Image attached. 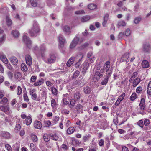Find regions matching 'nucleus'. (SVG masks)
Here are the masks:
<instances>
[{
  "mask_svg": "<svg viewBox=\"0 0 151 151\" xmlns=\"http://www.w3.org/2000/svg\"><path fill=\"white\" fill-rule=\"evenodd\" d=\"M40 31L37 23L34 22L32 27L29 31V33L32 37H35L38 35Z\"/></svg>",
  "mask_w": 151,
  "mask_h": 151,
  "instance_id": "obj_1",
  "label": "nucleus"
},
{
  "mask_svg": "<svg viewBox=\"0 0 151 151\" xmlns=\"http://www.w3.org/2000/svg\"><path fill=\"white\" fill-rule=\"evenodd\" d=\"M137 73L134 72L129 79V82L132 83L134 87H136L140 82V79L137 77Z\"/></svg>",
  "mask_w": 151,
  "mask_h": 151,
  "instance_id": "obj_2",
  "label": "nucleus"
},
{
  "mask_svg": "<svg viewBox=\"0 0 151 151\" xmlns=\"http://www.w3.org/2000/svg\"><path fill=\"white\" fill-rule=\"evenodd\" d=\"M83 56V54L82 52L79 53L76 57L74 58L76 63L75 64V66L76 68H78L81 64V61Z\"/></svg>",
  "mask_w": 151,
  "mask_h": 151,
  "instance_id": "obj_3",
  "label": "nucleus"
},
{
  "mask_svg": "<svg viewBox=\"0 0 151 151\" xmlns=\"http://www.w3.org/2000/svg\"><path fill=\"white\" fill-rule=\"evenodd\" d=\"M42 58L45 62L48 64L54 63L56 60L55 56L53 54L50 55L47 59H45L44 57H42Z\"/></svg>",
  "mask_w": 151,
  "mask_h": 151,
  "instance_id": "obj_4",
  "label": "nucleus"
},
{
  "mask_svg": "<svg viewBox=\"0 0 151 151\" xmlns=\"http://www.w3.org/2000/svg\"><path fill=\"white\" fill-rule=\"evenodd\" d=\"M58 38L59 46L61 48H63L66 43V40L63 35H59L58 36Z\"/></svg>",
  "mask_w": 151,
  "mask_h": 151,
  "instance_id": "obj_5",
  "label": "nucleus"
},
{
  "mask_svg": "<svg viewBox=\"0 0 151 151\" xmlns=\"http://www.w3.org/2000/svg\"><path fill=\"white\" fill-rule=\"evenodd\" d=\"M23 40L28 48H30L31 47L32 42L28 36L27 35H23Z\"/></svg>",
  "mask_w": 151,
  "mask_h": 151,
  "instance_id": "obj_6",
  "label": "nucleus"
},
{
  "mask_svg": "<svg viewBox=\"0 0 151 151\" xmlns=\"http://www.w3.org/2000/svg\"><path fill=\"white\" fill-rule=\"evenodd\" d=\"M150 48V45L148 43H144L142 46V51L144 52H147L149 50Z\"/></svg>",
  "mask_w": 151,
  "mask_h": 151,
  "instance_id": "obj_7",
  "label": "nucleus"
},
{
  "mask_svg": "<svg viewBox=\"0 0 151 151\" xmlns=\"http://www.w3.org/2000/svg\"><path fill=\"white\" fill-rule=\"evenodd\" d=\"M46 47L44 44H43L41 45L40 46V49L39 53L40 55H41L42 58L44 56V53L46 51Z\"/></svg>",
  "mask_w": 151,
  "mask_h": 151,
  "instance_id": "obj_8",
  "label": "nucleus"
},
{
  "mask_svg": "<svg viewBox=\"0 0 151 151\" xmlns=\"http://www.w3.org/2000/svg\"><path fill=\"white\" fill-rule=\"evenodd\" d=\"M25 60L27 64L29 66L32 64V60L31 57L29 55H27L25 56Z\"/></svg>",
  "mask_w": 151,
  "mask_h": 151,
  "instance_id": "obj_9",
  "label": "nucleus"
},
{
  "mask_svg": "<svg viewBox=\"0 0 151 151\" xmlns=\"http://www.w3.org/2000/svg\"><path fill=\"white\" fill-rule=\"evenodd\" d=\"M62 29L65 34L69 35L71 32V28L70 27L66 25L62 27Z\"/></svg>",
  "mask_w": 151,
  "mask_h": 151,
  "instance_id": "obj_10",
  "label": "nucleus"
},
{
  "mask_svg": "<svg viewBox=\"0 0 151 151\" xmlns=\"http://www.w3.org/2000/svg\"><path fill=\"white\" fill-rule=\"evenodd\" d=\"M34 126L35 128L40 129H41L42 125L40 121H35L34 122Z\"/></svg>",
  "mask_w": 151,
  "mask_h": 151,
  "instance_id": "obj_11",
  "label": "nucleus"
},
{
  "mask_svg": "<svg viewBox=\"0 0 151 151\" xmlns=\"http://www.w3.org/2000/svg\"><path fill=\"white\" fill-rule=\"evenodd\" d=\"M44 82V79L42 78L38 79L34 83V85L35 86L41 85Z\"/></svg>",
  "mask_w": 151,
  "mask_h": 151,
  "instance_id": "obj_12",
  "label": "nucleus"
},
{
  "mask_svg": "<svg viewBox=\"0 0 151 151\" xmlns=\"http://www.w3.org/2000/svg\"><path fill=\"white\" fill-rule=\"evenodd\" d=\"M129 57V53H126L122 56L121 58V60L122 61H126L127 62L128 61V59Z\"/></svg>",
  "mask_w": 151,
  "mask_h": 151,
  "instance_id": "obj_13",
  "label": "nucleus"
},
{
  "mask_svg": "<svg viewBox=\"0 0 151 151\" xmlns=\"http://www.w3.org/2000/svg\"><path fill=\"white\" fill-rule=\"evenodd\" d=\"M141 65L143 68H148L149 67V63L147 60H143L141 63Z\"/></svg>",
  "mask_w": 151,
  "mask_h": 151,
  "instance_id": "obj_14",
  "label": "nucleus"
},
{
  "mask_svg": "<svg viewBox=\"0 0 151 151\" xmlns=\"http://www.w3.org/2000/svg\"><path fill=\"white\" fill-rule=\"evenodd\" d=\"M139 105L140 109L141 110H144L145 105V99L144 98H142L141 99Z\"/></svg>",
  "mask_w": 151,
  "mask_h": 151,
  "instance_id": "obj_15",
  "label": "nucleus"
},
{
  "mask_svg": "<svg viewBox=\"0 0 151 151\" xmlns=\"http://www.w3.org/2000/svg\"><path fill=\"white\" fill-rule=\"evenodd\" d=\"M10 60L11 63L13 65H16L18 63V60L16 57L12 56L10 58Z\"/></svg>",
  "mask_w": 151,
  "mask_h": 151,
  "instance_id": "obj_16",
  "label": "nucleus"
},
{
  "mask_svg": "<svg viewBox=\"0 0 151 151\" xmlns=\"http://www.w3.org/2000/svg\"><path fill=\"white\" fill-rule=\"evenodd\" d=\"M0 109L3 112H6L9 111L10 108L8 106L2 105L0 107Z\"/></svg>",
  "mask_w": 151,
  "mask_h": 151,
  "instance_id": "obj_17",
  "label": "nucleus"
},
{
  "mask_svg": "<svg viewBox=\"0 0 151 151\" xmlns=\"http://www.w3.org/2000/svg\"><path fill=\"white\" fill-rule=\"evenodd\" d=\"M2 136L5 139H9L10 138V134L7 132H3L2 133Z\"/></svg>",
  "mask_w": 151,
  "mask_h": 151,
  "instance_id": "obj_18",
  "label": "nucleus"
},
{
  "mask_svg": "<svg viewBox=\"0 0 151 151\" xmlns=\"http://www.w3.org/2000/svg\"><path fill=\"white\" fill-rule=\"evenodd\" d=\"M74 60V58L73 57L70 58L67 61L66 65L68 67H70L73 63Z\"/></svg>",
  "mask_w": 151,
  "mask_h": 151,
  "instance_id": "obj_19",
  "label": "nucleus"
},
{
  "mask_svg": "<svg viewBox=\"0 0 151 151\" xmlns=\"http://www.w3.org/2000/svg\"><path fill=\"white\" fill-rule=\"evenodd\" d=\"M110 67V63L109 61L106 62L104 65V68L106 70V71L107 72L109 70V69Z\"/></svg>",
  "mask_w": 151,
  "mask_h": 151,
  "instance_id": "obj_20",
  "label": "nucleus"
},
{
  "mask_svg": "<svg viewBox=\"0 0 151 151\" xmlns=\"http://www.w3.org/2000/svg\"><path fill=\"white\" fill-rule=\"evenodd\" d=\"M108 17L109 15L108 14H106L105 15L104 17L103 21L102 23L103 26L105 27V26L108 19Z\"/></svg>",
  "mask_w": 151,
  "mask_h": 151,
  "instance_id": "obj_21",
  "label": "nucleus"
},
{
  "mask_svg": "<svg viewBox=\"0 0 151 151\" xmlns=\"http://www.w3.org/2000/svg\"><path fill=\"white\" fill-rule=\"evenodd\" d=\"M0 59L5 64L8 63V61L5 55H1L0 56Z\"/></svg>",
  "mask_w": 151,
  "mask_h": 151,
  "instance_id": "obj_22",
  "label": "nucleus"
},
{
  "mask_svg": "<svg viewBox=\"0 0 151 151\" xmlns=\"http://www.w3.org/2000/svg\"><path fill=\"white\" fill-rule=\"evenodd\" d=\"M26 124L27 125H29L32 122V119L30 116H27L25 119Z\"/></svg>",
  "mask_w": 151,
  "mask_h": 151,
  "instance_id": "obj_23",
  "label": "nucleus"
},
{
  "mask_svg": "<svg viewBox=\"0 0 151 151\" xmlns=\"http://www.w3.org/2000/svg\"><path fill=\"white\" fill-rule=\"evenodd\" d=\"M21 70L22 71L24 72H26L28 70V68L26 65L24 63H22L21 65Z\"/></svg>",
  "mask_w": 151,
  "mask_h": 151,
  "instance_id": "obj_24",
  "label": "nucleus"
},
{
  "mask_svg": "<svg viewBox=\"0 0 151 151\" xmlns=\"http://www.w3.org/2000/svg\"><path fill=\"white\" fill-rule=\"evenodd\" d=\"M50 89L52 93L55 95H57L58 94V91L57 89L54 87H52L50 88Z\"/></svg>",
  "mask_w": 151,
  "mask_h": 151,
  "instance_id": "obj_25",
  "label": "nucleus"
},
{
  "mask_svg": "<svg viewBox=\"0 0 151 151\" xmlns=\"http://www.w3.org/2000/svg\"><path fill=\"white\" fill-rule=\"evenodd\" d=\"M126 24L124 21L121 20L118 22L117 25L118 27H119L120 26H125L126 25Z\"/></svg>",
  "mask_w": 151,
  "mask_h": 151,
  "instance_id": "obj_26",
  "label": "nucleus"
},
{
  "mask_svg": "<svg viewBox=\"0 0 151 151\" xmlns=\"http://www.w3.org/2000/svg\"><path fill=\"white\" fill-rule=\"evenodd\" d=\"M83 40L82 38H81L80 40H79V38L78 36V35H76V36L73 40V41L76 42L77 44L79 42H80V43H81Z\"/></svg>",
  "mask_w": 151,
  "mask_h": 151,
  "instance_id": "obj_27",
  "label": "nucleus"
},
{
  "mask_svg": "<svg viewBox=\"0 0 151 151\" xmlns=\"http://www.w3.org/2000/svg\"><path fill=\"white\" fill-rule=\"evenodd\" d=\"M14 77L16 79L19 80L22 77V75L19 72H16L14 74Z\"/></svg>",
  "mask_w": 151,
  "mask_h": 151,
  "instance_id": "obj_28",
  "label": "nucleus"
},
{
  "mask_svg": "<svg viewBox=\"0 0 151 151\" xmlns=\"http://www.w3.org/2000/svg\"><path fill=\"white\" fill-rule=\"evenodd\" d=\"M74 131V128L73 127H71L67 129V132L68 134H70L73 133Z\"/></svg>",
  "mask_w": 151,
  "mask_h": 151,
  "instance_id": "obj_29",
  "label": "nucleus"
},
{
  "mask_svg": "<svg viewBox=\"0 0 151 151\" xmlns=\"http://www.w3.org/2000/svg\"><path fill=\"white\" fill-rule=\"evenodd\" d=\"M6 22L7 25L9 27L11 26L12 23V20L8 16H7L6 18Z\"/></svg>",
  "mask_w": 151,
  "mask_h": 151,
  "instance_id": "obj_30",
  "label": "nucleus"
},
{
  "mask_svg": "<svg viewBox=\"0 0 151 151\" xmlns=\"http://www.w3.org/2000/svg\"><path fill=\"white\" fill-rule=\"evenodd\" d=\"M12 34L14 37H17L19 36V32L16 30H14L12 31Z\"/></svg>",
  "mask_w": 151,
  "mask_h": 151,
  "instance_id": "obj_31",
  "label": "nucleus"
},
{
  "mask_svg": "<svg viewBox=\"0 0 151 151\" xmlns=\"http://www.w3.org/2000/svg\"><path fill=\"white\" fill-rule=\"evenodd\" d=\"M8 100L7 98L4 97L0 101V104H3L4 105H5L6 104Z\"/></svg>",
  "mask_w": 151,
  "mask_h": 151,
  "instance_id": "obj_32",
  "label": "nucleus"
},
{
  "mask_svg": "<svg viewBox=\"0 0 151 151\" xmlns=\"http://www.w3.org/2000/svg\"><path fill=\"white\" fill-rule=\"evenodd\" d=\"M97 7V5L93 4H91L88 5V7L90 10L95 9Z\"/></svg>",
  "mask_w": 151,
  "mask_h": 151,
  "instance_id": "obj_33",
  "label": "nucleus"
},
{
  "mask_svg": "<svg viewBox=\"0 0 151 151\" xmlns=\"http://www.w3.org/2000/svg\"><path fill=\"white\" fill-rule=\"evenodd\" d=\"M33 51L37 55L40 56V53L38 51V48L37 46H35L33 47Z\"/></svg>",
  "mask_w": 151,
  "mask_h": 151,
  "instance_id": "obj_34",
  "label": "nucleus"
},
{
  "mask_svg": "<svg viewBox=\"0 0 151 151\" xmlns=\"http://www.w3.org/2000/svg\"><path fill=\"white\" fill-rule=\"evenodd\" d=\"M84 92L86 94H89V93L91 91V90L90 88L88 86H87L85 87L83 89Z\"/></svg>",
  "mask_w": 151,
  "mask_h": 151,
  "instance_id": "obj_35",
  "label": "nucleus"
},
{
  "mask_svg": "<svg viewBox=\"0 0 151 151\" xmlns=\"http://www.w3.org/2000/svg\"><path fill=\"white\" fill-rule=\"evenodd\" d=\"M80 74V72L78 70L76 71L73 74L72 76V79H73L77 78Z\"/></svg>",
  "mask_w": 151,
  "mask_h": 151,
  "instance_id": "obj_36",
  "label": "nucleus"
},
{
  "mask_svg": "<svg viewBox=\"0 0 151 151\" xmlns=\"http://www.w3.org/2000/svg\"><path fill=\"white\" fill-rule=\"evenodd\" d=\"M90 17L89 16H85L83 17L81 19V21L82 22H84L88 20Z\"/></svg>",
  "mask_w": 151,
  "mask_h": 151,
  "instance_id": "obj_37",
  "label": "nucleus"
},
{
  "mask_svg": "<svg viewBox=\"0 0 151 151\" xmlns=\"http://www.w3.org/2000/svg\"><path fill=\"white\" fill-rule=\"evenodd\" d=\"M20 125L19 124H17L16 125L14 131L16 133L18 132L20 130Z\"/></svg>",
  "mask_w": 151,
  "mask_h": 151,
  "instance_id": "obj_38",
  "label": "nucleus"
},
{
  "mask_svg": "<svg viewBox=\"0 0 151 151\" xmlns=\"http://www.w3.org/2000/svg\"><path fill=\"white\" fill-rule=\"evenodd\" d=\"M44 141L46 142L49 141L50 140V137L47 134H45L43 137Z\"/></svg>",
  "mask_w": 151,
  "mask_h": 151,
  "instance_id": "obj_39",
  "label": "nucleus"
},
{
  "mask_svg": "<svg viewBox=\"0 0 151 151\" xmlns=\"http://www.w3.org/2000/svg\"><path fill=\"white\" fill-rule=\"evenodd\" d=\"M131 33V31L129 28H127L126 29L124 32V35L126 36H129Z\"/></svg>",
  "mask_w": 151,
  "mask_h": 151,
  "instance_id": "obj_40",
  "label": "nucleus"
},
{
  "mask_svg": "<svg viewBox=\"0 0 151 151\" xmlns=\"http://www.w3.org/2000/svg\"><path fill=\"white\" fill-rule=\"evenodd\" d=\"M50 136L52 137V139L54 140H57L59 138L55 134H51Z\"/></svg>",
  "mask_w": 151,
  "mask_h": 151,
  "instance_id": "obj_41",
  "label": "nucleus"
},
{
  "mask_svg": "<svg viewBox=\"0 0 151 151\" xmlns=\"http://www.w3.org/2000/svg\"><path fill=\"white\" fill-rule=\"evenodd\" d=\"M81 95L79 92H76L74 94V97L76 100L79 99Z\"/></svg>",
  "mask_w": 151,
  "mask_h": 151,
  "instance_id": "obj_42",
  "label": "nucleus"
},
{
  "mask_svg": "<svg viewBox=\"0 0 151 151\" xmlns=\"http://www.w3.org/2000/svg\"><path fill=\"white\" fill-rule=\"evenodd\" d=\"M31 5L33 7H36L37 5V3L36 0H30Z\"/></svg>",
  "mask_w": 151,
  "mask_h": 151,
  "instance_id": "obj_43",
  "label": "nucleus"
},
{
  "mask_svg": "<svg viewBox=\"0 0 151 151\" xmlns=\"http://www.w3.org/2000/svg\"><path fill=\"white\" fill-rule=\"evenodd\" d=\"M17 94L20 95L22 93V88L20 86H18L17 89Z\"/></svg>",
  "mask_w": 151,
  "mask_h": 151,
  "instance_id": "obj_44",
  "label": "nucleus"
},
{
  "mask_svg": "<svg viewBox=\"0 0 151 151\" xmlns=\"http://www.w3.org/2000/svg\"><path fill=\"white\" fill-rule=\"evenodd\" d=\"M37 77L35 76H32L31 78L30 82L31 83L35 82L36 80Z\"/></svg>",
  "mask_w": 151,
  "mask_h": 151,
  "instance_id": "obj_45",
  "label": "nucleus"
},
{
  "mask_svg": "<svg viewBox=\"0 0 151 151\" xmlns=\"http://www.w3.org/2000/svg\"><path fill=\"white\" fill-rule=\"evenodd\" d=\"M137 95L135 93H133L130 97V99L132 101L134 100L136 98Z\"/></svg>",
  "mask_w": 151,
  "mask_h": 151,
  "instance_id": "obj_46",
  "label": "nucleus"
},
{
  "mask_svg": "<svg viewBox=\"0 0 151 151\" xmlns=\"http://www.w3.org/2000/svg\"><path fill=\"white\" fill-rule=\"evenodd\" d=\"M137 124L141 128L143 127L144 124L142 120H139L137 122Z\"/></svg>",
  "mask_w": 151,
  "mask_h": 151,
  "instance_id": "obj_47",
  "label": "nucleus"
},
{
  "mask_svg": "<svg viewBox=\"0 0 151 151\" xmlns=\"http://www.w3.org/2000/svg\"><path fill=\"white\" fill-rule=\"evenodd\" d=\"M70 104L72 106V107H73L75 104L76 102V100L73 99H71L70 100Z\"/></svg>",
  "mask_w": 151,
  "mask_h": 151,
  "instance_id": "obj_48",
  "label": "nucleus"
},
{
  "mask_svg": "<svg viewBox=\"0 0 151 151\" xmlns=\"http://www.w3.org/2000/svg\"><path fill=\"white\" fill-rule=\"evenodd\" d=\"M125 93H123L119 96L118 99L121 101L124 99L125 97Z\"/></svg>",
  "mask_w": 151,
  "mask_h": 151,
  "instance_id": "obj_49",
  "label": "nucleus"
},
{
  "mask_svg": "<svg viewBox=\"0 0 151 151\" xmlns=\"http://www.w3.org/2000/svg\"><path fill=\"white\" fill-rule=\"evenodd\" d=\"M45 83L46 85L49 87L52 86L53 84V83L52 81H47Z\"/></svg>",
  "mask_w": 151,
  "mask_h": 151,
  "instance_id": "obj_50",
  "label": "nucleus"
},
{
  "mask_svg": "<svg viewBox=\"0 0 151 151\" xmlns=\"http://www.w3.org/2000/svg\"><path fill=\"white\" fill-rule=\"evenodd\" d=\"M61 147L65 151H67L68 150V147L66 144H63L61 145Z\"/></svg>",
  "mask_w": 151,
  "mask_h": 151,
  "instance_id": "obj_51",
  "label": "nucleus"
},
{
  "mask_svg": "<svg viewBox=\"0 0 151 151\" xmlns=\"http://www.w3.org/2000/svg\"><path fill=\"white\" fill-rule=\"evenodd\" d=\"M141 18L139 17H137L134 20V22L136 24H138L140 21Z\"/></svg>",
  "mask_w": 151,
  "mask_h": 151,
  "instance_id": "obj_52",
  "label": "nucleus"
},
{
  "mask_svg": "<svg viewBox=\"0 0 151 151\" xmlns=\"http://www.w3.org/2000/svg\"><path fill=\"white\" fill-rule=\"evenodd\" d=\"M150 123V120L148 119H146L144 121V124L145 126H148Z\"/></svg>",
  "mask_w": 151,
  "mask_h": 151,
  "instance_id": "obj_53",
  "label": "nucleus"
},
{
  "mask_svg": "<svg viewBox=\"0 0 151 151\" xmlns=\"http://www.w3.org/2000/svg\"><path fill=\"white\" fill-rule=\"evenodd\" d=\"M51 104L53 108L55 107L56 106V103L55 101L53 99H51Z\"/></svg>",
  "mask_w": 151,
  "mask_h": 151,
  "instance_id": "obj_54",
  "label": "nucleus"
},
{
  "mask_svg": "<svg viewBox=\"0 0 151 151\" xmlns=\"http://www.w3.org/2000/svg\"><path fill=\"white\" fill-rule=\"evenodd\" d=\"M108 79H107V78H105L102 81L101 83V84L102 85H106L108 83Z\"/></svg>",
  "mask_w": 151,
  "mask_h": 151,
  "instance_id": "obj_55",
  "label": "nucleus"
},
{
  "mask_svg": "<svg viewBox=\"0 0 151 151\" xmlns=\"http://www.w3.org/2000/svg\"><path fill=\"white\" fill-rule=\"evenodd\" d=\"M77 44L76 42H75L74 41H72L70 45V48H74L76 47Z\"/></svg>",
  "mask_w": 151,
  "mask_h": 151,
  "instance_id": "obj_56",
  "label": "nucleus"
},
{
  "mask_svg": "<svg viewBox=\"0 0 151 151\" xmlns=\"http://www.w3.org/2000/svg\"><path fill=\"white\" fill-rule=\"evenodd\" d=\"M44 122L46 127H49L51 124V122L49 120L45 121Z\"/></svg>",
  "mask_w": 151,
  "mask_h": 151,
  "instance_id": "obj_57",
  "label": "nucleus"
},
{
  "mask_svg": "<svg viewBox=\"0 0 151 151\" xmlns=\"http://www.w3.org/2000/svg\"><path fill=\"white\" fill-rule=\"evenodd\" d=\"M31 136L32 139L34 141L37 142V141L38 139L37 137L35 134H32Z\"/></svg>",
  "mask_w": 151,
  "mask_h": 151,
  "instance_id": "obj_58",
  "label": "nucleus"
},
{
  "mask_svg": "<svg viewBox=\"0 0 151 151\" xmlns=\"http://www.w3.org/2000/svg\"><path fill=\"white\" fill-rule=\"evenodd\" d=\"M23 98L24 100L28 102L29 101V99L27 96V95L26 93H24L23 95Z\"/></svg>",
  "mask_w": 151,
  "mask_h": 151,
  "instance_id": "obj_59",
  "label": "nucleus"
},
{
  "mask_svg": "<svg viewBox=\"0 0 151 151\" xmlns=\"http://www.w3.org/2000/svg\"><path fill=\"white\" fill-rule=\"evenodd\" d=\"M90 136L88 135H85L83 136V140L84 142H86L87 140H88Z\"/></svg>",
  "mask_w": 151,
  "mask_h": 151,
  "instance_id": "obj_60",
  "label": "nucleus"
},
{
  "mask_svg": "<svg viewBox=\"0 0 151 151\" xmlns=\"http://www.w3.org/2000/svg\"><path fill=\"white\" fill-rule=\"evenodd\" d=\"M5 147L7 149L8 151H12V148L9 145L6 144L5 145Z\"/></svg>",
  "mask_w": 151,
  "mask_h": 151,
  "instance_id": "obj_61",
  "label": "nucleus"
},
{
  "mask_svg": "<svg viewBox=\"0 0 151 151\" xmlns=\"http://www.w3.org/2000/svg\"><path fill=\"white\" fill-rule=\"evenodd\" d=\"M76 109L77 110H82L83 106L82 105L80 104H78L76 106Z\"/></svg>",
  "mask_w": 151,
  "mask_h": 151,
  "instance_id": "obj_62",
  "label": "nucleus"
},
{
  "mask_svg": "<svg viewBox=\"0 0 151 151\" xmlns=\"http://www.w3.org/2000/svg\"><path fill=\"white\" fill-rule=\"evenodd\" d=\"M142 90V88L141 87L139 86L137 88L136 90V92L137 93H139Z\"/></svg>",
  "mask_w": 151,
  "mask_h": 151,
  "instance_id": "obj_63",
  "label": "nucleus"
},
{
  "mask_svg": "<svg viewBox=\"0 0 151 151\" xmlns=\"http://www.w3.org/2000/svg\"><path fill=\"white\" fill-rule=\"evenodd\" d=\"M89 63H87L84 64L83 65V69L84 70H87L89 67Z\"/></svg>",
  "mask_w": 151,
  "mask_h": 151,
  "instance_id": "obj_64",
  "label": "nucleus"
}]
</instances>
